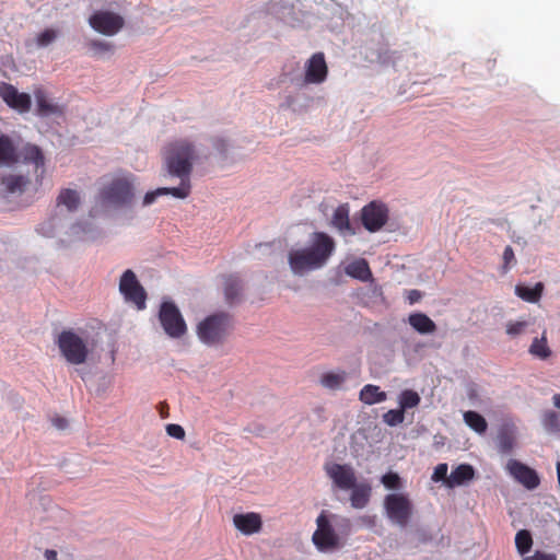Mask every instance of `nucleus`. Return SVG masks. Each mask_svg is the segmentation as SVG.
<instances>
[{
	"label": "nucleus",
	"mask_w": 560,
	"mask_h": 560,
	"mask_svg": "<svg viewBox=\"0 0 560 560\" xmlns=\"http://www.w3.org/2000/svg\"><path fill=\"white\" fill-rule=\"evenodd\" d=\"M527 326H528V322H525V320L509 323L506 325V332H508V335L515 337V336L523 334Z\"/></svg>",
	"instance_id": "40"
},
{
	"label": "nucleus",
	"mask_w": 560,
	"mask_h": 560,
	"mask_svg": "<svg viewBox=\"0 0 560 560\" xmlns=\"http://www.w3.org/2000/svg\"><path fill=\"white\" fill-rule=\"evenodd\" d=\"M195 145L186 139L170 142L164 150V164L167 173L180 179L177 188H186L187 196L191 191L190 175L196 160Z\"/></svg>",
	"instance_id": "2"
},
{
	"label": "nucleus",
	"mask_w": 560,
	"mask_h": 560,
	"mask_svg": "<svg viewBox=\"0 0 560 560\" xmlns=\"http://www.w3.org/2000/svg\"><path fill=\"white\" fill-rule=\"evenodd\" d=\"M52 422L58 429H65L67 427V420L60 417L55 418Z\"/></svg>",
	"instance_id": "47"
},
{
	"label": "nucleus",
	"mask_w": 560,
	"mask_h": 560,
	"mask_svg": "<svg viewBox=\"0 0 560 560\" xmlns=\"http://www.w3.org/2000/svg\"><path fill=\"white\" fill-rule=\"evenodd\" d=\"M133 197L132 176H116L105 184L98 192L100 202L114 208L130 206Z\"/></svg>",
	"instance_id": "5"
},
{
	"label": "nucleus",
	"mask_w": 560,
	"mask_h": 560,
	"mask_svg": "<svg viewBox=\"0 0 560 560\" xmlns=\"http://www.w3.org/2000/svg\"><path fill=\"white\" fill-rule=\"evenodd\" d=\"M119 291L127 302L133 303L138 310L145 308L147 292L131 269L120 277Z\"/></svg>",
	"instance_id": "10"
},
{
	"label": "nucleus",
	"mask_w": 560,
	"mask_h": 560,
	"mask_svg": "<svg viewBox=\"0 0 560 560\" xmlns=\"http://www.w3.org/2000/svg\"><path fill=\"white\" fill-rule=\"evenodd\" d=\"M22 158L24 163L33 164L35 172H39L37 177L42 180L45 173V156L39 147L26 144L21 153L18 152L13 140L8 135L0 136V165L12 166Z\"/></svg>",
	"instance_id": "3"
},
{
	"label": "nucleus",
	"mask_w": 560,
	"mask_h": 560,
	"mask_svg": "<svg viewBox=\"0 0 560 560\" xmlns=\"http://www.w3.org/2000/svg\"><path fill=\"white\" fill-rule=\"evenodd\" d=\"M233 525L244 535L259 533L262 527V520L259 513H238L233 516Z\"/></svg>",
	"instance_id": "18"
},
{
	"label": "nucleus",
	"mask_w": 560,
	"mask_h": 560,
	"mask_svg": "<svg viewBox=\"0 0 560 560\" xmlns=\"http://www.w3.org/2000/svg\"><path fill=\"white\" fill-rule=\"evenodd\" d=\"M513 438L508 433H502L499 436V448L502 453L506 454L513 448Z\"/></svg>",
	"instance_id": "41"
},
{
	"label": "nucleus",
	"mask_w": 560,
	"mask_h": 560,
	"mask_svg": "<svg viewBox=\"0 0 560 560\" xmlns=\"http://www.w3.org/2000/svg\"><path fill=\"white\" fill-rule=\"evenodd\" d=\"M56 343L68 363L80 365L86 362L90 353L89 342L74 330H62L58 335Z\"/></svg>",
	"instance_id": "6"
},
{
	"label": "nucleus",
	"mask_w": 560,
	"mask_h": 560,
	"mask_svg": "<svg viewBox=\"0 0 560 560\" xmlns=\"http://www.w3.org/2000/svg\"><path fill=\"white\" fill-rule=\"evenodd\" d=\"M328 68L323 52L314 54L305 65V84H319L327 78Z\"/></svg>",
	"instance_id": "16"
},
{
	"label": "nucleus",
	"mask_w": 560,
	"mask_h": 560,
	"mask_svg": "<svg viewBox=\"0 0 560 560\" xmlns=\"http://www.w3.org/2000/svg\"><path fill=\"white\" fill-rule=\"evenodd\" d=\"M465 423L477 433H485L488 428L486 419L478 412L469 410L464 413Z\"/></svg>",
	"instance_id": "32"
},
{
	"label": "nucleus",
	"mask_w": 560,
	"mask_h": 560,
	"mask_svg": "<svg viewBox=\"0 0 560 560\" xmlns=\"http://www.w3.org/2000/svg\"><path fill=\"white\" fill-rule=\"evenodd\" d=\"M159 319L171 338H180L187 332L186 323L174 302L165 301L161 304Z\"/></svg>",
	"instance_id": "9"
},
{
	"label": "nucleus",
	"mask_w": 560,
	"mask_h": 560,
	"mask_svg": "<svg viewBox=\"0 0 560 560\" xmlns=\"http://www.w3.org/2000/svg\"><path fill=\"white\" fill-rule=\"evenodd\" d=\"M542 291L544 284L541 282H537L533 288L522 284L515 287L516 295L529 303H537L541 298Z\"/></svg>",
	"instance_id": "29"
},
{
	"label": "nucleus",
	"mask_w": 560,
	"mask_h": 560,
	"mask_svg": "<svg viewBox=\"0 0 560 560\" xmlns=\"http://www.w3.org/2000/svg\"><path fill=\"white\" fill-rule=\"evenodd\" d=\"M544 424L549 431H560V419L555 411H548L544 417Z\"/></svg>",
	"instance_id": "38"
},
{
	"label": "nucleus",
	"mask_w": 560,
	"mask_h": 560,
	"mask_svg": "<svg viewBox=\"0 0 560 560\" xmlns=\"http://www.w3.org/2000/svg\"><path fill=\"white\" fill-rule=\"evenodd\" d=\"M382 483L385 488L397 490L401 488V479L396 472H387L382 477Z\"/></svg>",
	"instance_id": "36"
},
{
	"label": "nucleus",
	"mask_w": 560,
	"mask_h": 560,
	"mask_svg": "<svg viewBox=\"0 0 560 560\" xmlns=\"http://www.w3.org/2000/svg\"><path fill=\"white\" fill-rule=\"evenodd\" d=\"M523 560H557V556L537 550L534 555L524 557Z\"/></svg>",
	"instance_id": "45"
},
{
	"label": "nucleus",
	"mask_w": 560,
	"mask_h": 560,
	"mask_svg": "<svg viewBox=\"0 0 560 560\" xmlns=\"http://www.w3.org/2000/svg\"><path fill=\"white\" fill-rule=\"evenodd\" d=\"M316 525L312 541L319 551H332L342 546L341 538L331 525L326 511H322L317 516Z\"/></svg>",
	"instance_id": "8"
},
{
	"label": "nucleus",
	"mask_w": 560,
	"mask_h": 560,
	"mask_svg": "<svg viewBox=\"0 0 560 560\" xmlns=\"http://www.w3.org/2000/svg\"><path fill=\"white\" fill-rule=\"evenodd\" d=\"M386 516L394 524L406 527L412 516L413 505L407 494L389 493L384 499Z\"/></svg>",
	"instance_id": "7"
},
{
	"label": "nucleus",
	"mask_w": 560,
	"mask_h": 560,
	"mask_svg": "<svg viewBox=\"0 0 560 560\" xmlns=\"http://www.w3.org/2000/svg\"><path fill=\"white\" fill-rule=\"evenodd\" d=\"M57 556H58V555H57V551H55V550L47 549V550L45 551V558H46L47 560H57Z\"/></svg>",
	"instance_id": "49"
},
{
	"label": "nucleus",
	"mask_w": 560,
	"mask_h": 560,
	"mask_svg": "<svg viewBox=\"0 0 560 560\" xmlns=\"http://www.w3.org/2000/svg\"><path fill=\"white\" fill-rule=\"evenodd\" d=\"M447 469H448L447 464H445V463L439 464L434 468V471H433V475H432V480L435 481V482L444 481V483L446 485V479L448 478Z\"/></svg>",
	"instance_id": "42"
},
{
	"label": "nucleus",
	"mask_w": 560,
	"mask_h": 560,
	"mask_svg": "<svg viewBox=\"0 0 560 560\" xmlns=\"http://www.w3.org/2000/svg\"><path fill=\"white\" fill-rule=\"evenodd\" d=\"M186 188H177V187H161L153 191H149L144 195L142 205L150 206L152 205L160 196L172 195L178 199L187 198V191H184Z\"/></svg>",
	"instance_id": "24"
},
{
	"label": "nucleus",
	"mask_w": 560,
	"mask_h": 560,
	"mask_svg": "<svg viewBox=\"0 0 560 560\" xmlns=\"http://www.w3.org/2000/svg\"><path fill=\"white\" fill-rule=\"evenodd\" d=\"M346 273L354 279L368 281L372 278V272L368 261L363 258L357 259L346 267Z\"/></svg>",
	"instance_id": "26"
},
{
	"label": "nucleus",
	"mask_w": 560,
	"mask_h": 560,
	"mask_svg": "<svg viewBox=\"0 0 560 560\" xmlns=\"http://www.w3.org/2000/svg\"><path fill=\"white\" fill-rule=\"evenodd\" d=\"M57 207H66L69 212L75 211L80 206V195L77 190L63 188L56 199Z\"/></svg>",
	"instance_id": "27"
},
{
	"label": "nucleus",
	"mask_w": 560,
	"mask_h": 560,
	"mask_svg": "<svg viewBox=\"0 0 560 560\" xmlns=\"http://www.w3.org/2000/svg\"><path fill=\"white\" fill-rule=\"evenodd\" d=\"M336 250L335 240L325 232H313L305 247L291 249L288 262L294 275L302 276L327 265Z\"/></svg>",
	"instance_id": "1"
},
{
	"label": "nucleus",
	"mask_w": 560,
	"mask_h": 560,
	"mask_svg": "<svg viewBox=\"0 0 560 560\" xmlns=\"http://www.w3.org/2000/svg\"><path fill=\"white\" fill-rule=\"evenodd\" d=\"M57 37L56 31L51 28H47L37 36V45L40 47H46L51 44Z\"/></svg>",
	"instance_id": "39"
},
{
	"label": "nucleus",
	"mask_w": 560,
	"mask_h": 560,
	"mask_svg": "<svg viewBox=\"0 0 560 560\" xmlns=\"http://www.w3.org/2000/svg\"><path fill=\"white\" fill-rule=\"evenodd\" d=\"M405 419V412L399 409H390L383 415V420L386 424L395 427L400 424Z\"/></svg>",
	"instance_id": "35"
},
{
	"label": "nucleus",
	"mask_w": 560,
	"mask_h": 560,
	"mask_svg": "<svg viewBox=\"0 0 560 560\" xmlns=\"http://www.w3.org/2000/svg\"><path fill=\"white\" fill-rule=\"evenodd\" d=\"M89 47L92 51L97 55H102L105 52H112L114 50V45L108 42L93 39L89 43Z\"/></svg>",
	"instance_id": "37"
},
{
	"label": "nucleus",
	"mask_w": 560,
	"mask_h": 560,
	"mask_svg": "<svg viewBox=\"0 0 560 560\" xmlns=\"http://www.w3.org/2000/svg\"><path fill=\"white\" fill-rule=\"evenodd\" d=\"M166 432L170 436L175 438L177 440H183L185 438V430L179 424H175V423L167 424Z\"/></svg>",
	"instance_id": "43"
},
{
	"label": "nucleus",
	"mask_w": 560,
	"mask_h": 560,
	"mask_svg": "<svg viewBox=\"0 0 560 560\" xmlns=\"http://www.w3.org/2000/svg\"><path fill=\"white\" fill-rule=\"evenodd\" d=\"M350 503L354 509L365 508L371 499L372 488L368 482H355L354 487H351Z\"/></svg>",
	"instance_id": "21"
},
{
	"label": "nucleus",
	"mask_w": 560,
	"mask_h": 560,
	"mask_svg": "<svg viewBox=\"0 0 560 560\" xmlns=\"http://www.w3.org/2000/svg\"><path fill=\"white\" fill-rule=\"evenodd\" d=\"M346 371L327 372L320 376L319 383L328 389H339L347 380Z\"/></svg>",
	"instance_id": "30"
},
{
	"label": "nucleus",
	"mask_w": 560,
	"mask_h": 560,
	"mask_svg": "<svg viewBox=\"0 0 560 560\" xmlns=\"http://www.w3.org/2000/svg\"><path fill=\"white\" fill-rule=\"evenodd\" d=\"M350 208L348 203L339 205L330 219V226H332L341 236L355 235V229L350 222Z\"/></svg>",
	"instance_id": "17"
},
{
	"label": "nucleus",
	"mask_w": 560,
	"mask_h": 560,
	"mask_svg": "<svg viewBox=\"0 0 560 560\" xmlns=\"http://www.w3.org/2000/svg\"><path fill=\"white\" fill-rule=\"evenodd\" d=\"M515 546L521 556L529 552L533 546V538L527 529H521L515 535Z\"/></svg>",
	"instance_id": "33"
},
{
	"label": "nucleus",
	"mask_w": 560,
	"mask_h": 560,
	"mask_svg": "<svg viewBox=\"0 0 560 560\" xmlns=\"http://www.w3.org/2000/svg\"><path fill=\"white\" fill-rule=\"evenodd\" d=\"M422 298V293L418 290H410L408 292V300L410 304L419 302Z\"/></svg>",
	"instance_id": "46"
},
{
	"label": "nucleus",
	"mask_w": 560,
	"mask_h": 560,
	"mask_svg": "<svg viewBox=\"0 0 560 560\" xmlns=\"http://www.w3.org/2000/svg\"><path fill=\"white\" fill-rule=\"evenodd\" d=\"M31 180L27 176L9 174L0 177V194L1 195H21L23 194Z\"/></svg>",
	"instance_id": "19"
},
{
	"label": "nucleus",
	"mask_w": 560,
	"mask_h": 560,
	"mask_svg": "<svg viewBox=\"0 0 560 560\" xmlns=\"http://www.w3.org/2000/svg\"><path fill=\"white\" fill-rule=\"evenodd\" d=\"M529 353L540 360H547L551 355V349L547 343L546 331L542 332L540 338H535L529 346Z\"/></svg>",
	"instance_id": "31"
},
{
	"label": "nucleus",
	"mask_w": 560,
	"mask_h": 560,
	"mask_svg": "<svg viewBox=\"0 0 560 560\" xmlns=\"http://www.w3.org/2000/svg\"><path fill=\"white\" fill-rule=\"evenodd\" d=\"M89 24L100 34L114 36L124 27L125 20L118 13L100 10L89 18Z\"/></svg>",
	"instance_id": "11"
},
{
	"label": "nucleus",
	"mask_w": 560,
	"mask_h": 560,
	"mask_svg": "<svg viewBox=\"0 0 560 560\" xmlns=\"http://www.w3.org/2000/svg\"><path fill=\"white\" fill-rule=\"evenodd\" d=\"M553 400V405L557 407V408H560V394H556L552 398Z\"/></svg>",
	"instance_id": "50"
},
{
	"label": "nucleus",
	"mask_w": 560,
	"mask_h": 560,
	"mask_svg": "<svg viewBox=\"0 0 560 560\" xmlns=\"http://www.w3.org/2000/svg\"><path fill=\"white\" fill-rule=\"evenodd\" d=\"M409 325L419 334L427 335L436 330L435 323L424 313H413L408 317Z\"/></svg>",
	"instance_id": "23"
},
{
	"label": "nucleus",
	"mask_w": 560,
	"mask_h": 560,
	"mask_svg": "<svg viewBox=\"0 0 560 560\" xmlns=\"http://www.w3.org/2000/svg\"><path fill=\"white\" fill-rule=\"evenodd\" d=\"M292 101L288 100V106H291Z\"/></svg>",
	"instance_id": "51"
},
{
	"label": "nucleus",
	"mask_w": 560,
	"mask_h": 560,
	"mask_svg": "<svg viewBox=\"0 0 560 560\" xmlns=\"http://www.w3.org/2000/svg\"><path fill=\"white\" fill-rule=\"evenodd\" d=\"M506 468L510 475L525 488L533 490L539 486L540 479L538 474L527 465L516 459H510Z\"/></svg>",
	"instance_id": "15"
},
{
	"label": "nucleus",
	"mask_w": 560,
	"mask_h": 560,
	"mask_svg": "<svg viewBox=\"0 0 560 560\" xmlns=\"http://www.w3.org/2000/svg\"><path fill=\"white\" fill-rule=\"evenodd\" d=\"M242 292V282L238 277L228 276L224 279V298L229 304H234L238 301Z\"/></svg>",
	"instance_id": "28"
},
{
	"label": "nucleus",
	"mask_w": 560,
	"mask_h": 560,
	"mask_svg": "<svg viewBox=\"0 0 560 560\" xmlns=\"http://www.w3.org/2000/svg\"><path fill=\"white\" fill-rule=\"evenodd\" d=\"M325 471L334 485L341 490H349L355 486V471L348 464H327L325 465Z\"/></svg>",
	"instance_id": "13"
},
{
	"label": "nucleus",
	"mask_w": 560,
	"mask_h": 560,
	"mask_svg": "<svg viewBox=\"0 0 560 560\" xmlns=\"http://www.w3.org/2000/svg\"><path fill=\"white\" fill-rule=\"evenodd\" d=\"M34 97L37 104V113L39 116H49L61 114V108L59 105L52 103L43 86H36L33 90Z\"/></svg>",
	"instance_id": "20"
},
{
	"label": "nucleus",
	"mask_w": 560,
	"mask_h": 560,
	"mask_svg": "<svg viewBox=\"0 0 560 560\" xmlns=\"http://www.w3.org/2000/svg\"><path fill=\"white\" fill-rule=\"evenodd\" d=\"M513 262H515L514 250L511 246H506L503 252V271H508Z\"/></svg>",
	"instance_id": "44"
},
{
	"label": "nucleus",
	"mask_w": 560,
	"mask_h": 560,
	"mask_svg": "<svg viewBox=\"0 0 560 560\" xmlns=\"http://www.w3.org/2000/svg\"><path fill=\"white\" fill-rule=\"evenodd\" d=\"M359 399L365 405H374L385 401L387 394L381 390L380 386L368 384L360 390Z\"/></svg>",
	"instance_id": "25"
},
{
	"label": "nucleus",
	"mask_w": 560,
	"mask_h": 560,
	"mask_svg": "<svg viewBox=\"0 0 560 560\" xmlns=\"http://www.w3.org/2000/svg\"><path fill=\"white\" fill-rule=\"evenodd\" d=\"M0 97L11 108L19 113H27L32 106L31 96L27 93H21L10 83L0 84Z\"/></svg>",
	"instance_id": "14"
},
{
	"label": "nucleus",
	"mask_w": 560,
	"mask_h": 560,
	"mask_svg": "<svg viewBox=\"0 0 560 560\" xmlns=\"http://www.w3.org/2000/svg\"><path fill=\"white\" fill-rule=\"evenodd\" d=\"M39 231L43 233V235L50 236V234L52 233L51 223H49V226H48L47 230H46V224H42L40 228H39Z\"/></svg>",
	"instance_id": "48"
},
{
	"label": "nucleus",
	"mask_w": 560,
	"mask_h": 560,
	"mask_svg": "<svg viewBox=\"0 0 560 560\" xmlns=\"http://www.w3.org/2000/svg\"><path fill=\"white\" fill-rule=\"evenodd\" d=\"M474 477V467L469 464H460L452 470L451 475L446 479V486L448 488H454L472 480Z\"/></svg>",
	"instance_id": "22"
},
{
	"label": "nucleus",
	"mask_w": 560,
	"mask_h": 560,
	"mask_svg": "<svg viewBox=\"0 0 560 560\" xmlns=\"http://www.w3.org/2000/svg\"><path fill=\"white\" fill-rule=\"evenodd\" d=\"M388 208L381 201H371L361 209V221L371 233L380 231L388 221Z\"/></svg>",
	"instance_id": "12"
},
{
	"label": "nucleus",
	"mask_w": 560,
	"mask_h": 560,
	"mask_svg": "<svg viewBox=\"0 0 560 560\" xmlns=\"http://www.w3.org/2000/svg\"><path fill=\"white\" fill-rule=\"evenodd\" d=\"M234 326L233 316L226 312H218L207 316L197 326L199 339L208 345H219L225 340Z\"/></svg>",
	"instance_id": "4"
},
{
	"label": "nucleus",
	"mask_w": 560,
	"mask_h": 560,
	"mask_svg": "<svg viewBox=\"0 0 560 560\" xmlns=\"http://www.w3.org/2000/svg\"><path fill=\"white\" fill-rule=\"evenodd\" d=\"M420 402V396L412 389H405L399 396L400 409L405 412L406 409L415 408Z\"/></svg>",
	"instance_id": "34"
}]
</instances>
